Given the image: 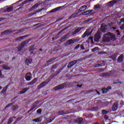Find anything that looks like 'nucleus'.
<instances>
[{"label": "nucleus", "instance_id": "f257e3e1", "mask_svg": "<svg viewBox=\"0 0 124 124\" xmlns=\"http://www.w3.org/2000/svg\"><path fill=\"white\" fill-rule=\"evenodd\" d=\"M117 39L116 38V35L113 34V33H111V32H108L106 34L104 35V37L102 38L103 42H110L111 40L112 41H115Z\"/></svg>", "mask_w": 124, "mask_h": 124}, {"label": "nucleus", "instance_id": "f03ea898", "mask_svg": "<svg viewBox=\"0 0 124 124\" xmlns=\"http://www.w3.org/2000/svg\"><path fill=\"white\" fill-rule=\"evenodd\" d=\"M101 34H102V32H100L99 30L98 31L94 36V41L95 42H99V39L101 38Z\"/></svg>", "mask_w": 124, "mask_h": 124}, {"label": "nucleus", "instance_id": "7ed1b4c3", "mask_svg": "<svg viewBox=\"0 0 124 124\" xmlns=\"http://www.w3.org/2000/svg\"><path fill=\"white\" fill-rule=\"evenodd\" d=\"M65 85H66V83H63L60 85H58L54 87V90L59 91V90H62L65 87Z\"/></svg>", "mask_w": 124, "mask_h": 124}, {"label": "nucleus", "instance_id": "20e7f679", "mask_svg": "<svg viewBox=\"0 0 124 124\" xmlns=\"http://www.w3.org/2000/svg\"><path fill=\"white\" fill-rule=\"evenodd\" d=\"M78 41L77 39H75L74 38H72L71 39H69V40H67L66 42V45H71V44H74L75 42H77Z\"/></svg>", "mask_w": 124, "mask_h": 124}, {"label": "nucleus", "instance_id": "39448f33", "mask_svg": "<svg viewBox=\"0 0 124 124\" xmlns=\"http://www.w3.org/2000/svg\"><path fill=\"white\" fill-rule=\"evenodd\" d=\"M115 73L114 71H110L109 73L106 72L102 73V76L105 77V76H113V75Z\"/></svg>", "mask_w": 124, "mask_h": 124}, {"label": "nucleus", "instance_id": "423d86ee", "mask_svg": "<svg viewBox=\"0 0 124 124\" xmlns=\"http://www.w3.org/2000/svg\"><path fill=\"white\" fill-rule=\"evenodd\" d=\"M75 124H84V120L82 117L77 118L75 120Z\"/></svg>", "mask_w": 124, "mask_h": 124}, {"label": "nucleus", "instance_id": "0eeeda50", "mask_svg": "<svg viewBox=\"0 0 124 124\" xmlns=\"http://www.w3.org/2000/svg\"><path fill=\"white\" fill-rule=\"evenodd\" d=\"M107 25L106 24L103 23L101 24V28L100 29V31H102V32H106V31H107Z\"/></svg>", "mask_w": 124, "mask_h": 124}, {"label": "nucleus", "instance_id": "6e6552de", "mask_svg": "<svg viewBox=\"0 0 124 124\" xmlns=\"http://www.w3.org/2000/svg\"><path fill=\"white\" fill-rule=\"evenodd\" d=\"M76 63H77V61L74 60V61H71L68 63L67 65V68H69V69L71 68V67H72L73 65L76 64Z\"/></svg>", "mask_w": 124, "mask_h": 124}, {"label": "nucleus", "instance_id": "1a4fd4ad", "mask_svg": "<svg viewBox=\"0 0 124 124\" xmlns=\"http://www.w3.org/2000/svg\"><path fill=\"white\" fill-rule=\"evenodd\" d=\"M118 107H119V104L118 103H114L112 108V111H113V112L117 111L118 109Z\"/></svg>", "mask_w": 124, "mask_h": 124}, {"label": "nucleus", "instance_id": "9d476101", "mask_svg": "<svg viewBox=\"0 0 124 124\" xmlns=\"http://www.w3.org/2000/svg\"><path fill=\"white\" fill-rule=\"evenodd\" d=\"M48 84V82L46 81H43L42 83H41L38 86V89H41V88H43V87H45Z\"/></svg>", "mask_w": 124, "mask_h": 124}, {"label": "nucleus", "instance_id": "9b49d317", "mask_svg": "<svg viewBox=\"0 0 124 124\" xmlns=\"http://www.w3.org/2000/svg\"><path fill=\"white\" fill-rule=\"evenodd\" d=\"M78 14H79V13H75L71 15L70 17L68 18V20H70V19H75V18H76L78 16Z\"/></svg>", "mask_w": 124, "mask_h": 124}, {"label": "nucleus", "instance_id": "f8f14e48", "mask_svg": "<svg viewBox=\"0 0 124 124\" xmlns=\"http://www.w3.org/2000/svg\"><path fill=\"white\" fill-rule=\"evenodd\" d=\"M68 34H66L65 35H64V36H63L60 39V42H64L65 41V40H66V39H67V38H68Z\"/></svg>", "mask_w": 124, "mask_h": 124}, {"label": "nucleus", "instance_id": "ddd939ff", "mask_svg": "<svg viewBox=\"0 0 124 124\" xmlns=\"http://www.w3.org/2000/svg\"><path fill=\"white\" fill-rule=\"evenodd\" d=\"M29 90H30V88H26L22 89L19 92V94H24V93H27V92H28V91H29Z\"/></svg>", "mask_w": 124, "mask_h": 124}, {"label": "nucleus", "instance_id": "4468645a", "mask_svg": "<svg viewBox=\"0 0 124 124\" xmlns=\"http://www.w3.org/2000/svg\"><path fill=\"white\" fill-rule=\"evenodd\" d=\"M93 11V10H87L85 12H83L81 14V15H84V16H86V15H89V14H91V13H92Z\"/></svg>", "mask_w": 124, "mask_h": 124}, {"label": "nucleus", "instance_id": "2eb2a0df", "mask_svg": "<svg viewBox=\"0 0 124 124\" xmlns=\"http://www.w3.org/2000/svg\"><path fill=\"white\" fill-rule=\"evenodd\" d=\"M32 39H33V38H31L29 39L28 40H26L25 41H23L21 43V44H22V45L25 46V45H27V44H28V43H29V42H30V41H31V40H32Z\"/></svg>", "mask_w": 124, "mask_h": 124}, {"label": "nucleus", "instance_id": "dca6fc26", "mask_svg": "<svg viewBox=\"0 0 124 124\" xmlns=\"http://www.w3.org/2000/svg\"><path fill=\"white\" fill-rule=\"evenodd\" d=\"M28 36H29V35H26L24 36H20L19 37H17V38H16L15 41H21V40H22V39H24V38H25V37H28Z\"/></svg>", "mask_w": 124, "mask_h": 124}, {"label": "nucleus", "instance_id": "f3484780", "mask_svg": "<svg viewBox=\"0 0 124 124\" xmlns=\"http://www.w3.org/2000/svg\"><path fill=\"white\" fill-rule=\"evenodd\" d=\"M61 8H62V7L61 6L55 8L49 11V13H54V12H57V11H59V9H61Z\"/></svg>", "mask_w": 124, "mask_h": 124}, {"label": "nucleus", "instance_id": "a211bd4d", "mask_svg": "<svg viewBox=\"0 0 124 124\" xmlns=\"http://www.w3.org/2000/svg\"><path fill=\"white\" fill-rule=\"evenodd\" d=\"M81 30H82V28H80V27L76 29L74 31H73L72 35H74L76 34V33H78V32H79V31H80Z\"/></svg>", "mask_w": 124, "mask_h": 124}, {"label": "nucleus", "instance_id": "6ab92c4d", "mask_svg": "<svg viewBox=\"0 0 124 124\" xmlns=\"http://www.w3.org/2000/svg\"><path fill=\"white\" fill-rule=\"evenodd\" d=\"M101 9V5L99 4H97L96 5H94L93 8L94 10H98V9Z\"/></svg>", "mask_w": 124, "mask_h": 124}, {"label": "nucleus", "instance_id": "aec40b11", "mask_svg": "<svg viewBox=\"0 0 124 124\" xmlns=\"http://www.w3.org/2000/svg\"><path fill=\"white\" fill-rule=\"evenodd\" d=\"M24 47H25V46H23V44H22V43H21L20 45H19L17 46V48L18 49V51L19 52L22 51V50L23 49V48H24Z\"/></svg>", "mask_w": 124, "mask_h": 124}, {"label": "nucleus", "instance_id": "412c9836", "mask_svg": "<svg viewBox=\"0 0 124 124\" xmlns=\"http://www.w3.org/2000/svg\"><path fill=\"white\" fill-rule=\"evenodd\" d=\"M13 31L10 30H7L1 32V34L5 35L7 33H12Z\"/></svg>", "mask_w": 124, "mask_h": 124}, {"label": "nucleus", "instance_id": "4be33fe9", "mask_svg": "<svg viewBox=\"0 0 124 124\" xmlns=\"http://www.w3.org/2000/svg\"><path fill=\"white\" fill-rule=\"evenodd\" d=\"M14 119H16V116H13L12 117L10 118L7 124H12V123H13V121H14V120H13Z\"/></svg>", "mask_w": 124, "mask_h": 124}, {"label": "nucleus", "instance_id": "5701e85b", "mask_svg": "<svg viewBox=\"0 0 124 124\" xmlns=\"http://www.w3.org/2000/svg\"><path fill=\"white\" fill-rule=\"evenodd\" d=\"M7 88H8V85L4 87L3 88V89L1 91V94H4L6 93V91H7Z\"/></svg>", "mask_w": 124, "mask_h": 124}, {"label": "nucleus", "instance_id": "b1692460", "mask_svg": "<svg viewBox=\"0 0 124 124\" xmlns=\"http://www.w3.org/2000/svg\"><path fill=\"white\" fill-rule=\"evenodd\" d=\"M118 62H122L124 61V55H121L119 56L118 59Z\"/></svg>", "mask_w": 124, "mask_h": 124}, {"label": "nucleus", "instance_id": "393cba45", "mask_svg": "<svg viewBox=\"0 0 124 124\" xmlns=\"http://www.w3.org/2000/svg\"><path fill=\"white\" fill-rule=\"evenodd\" d=\"M87 5H83L79 8V11L83 12V11H85L87 9Z\"/></svg>", "mask_w": 124, "mask_h": 124}, {"label": "nucleus", "instance_id": "a878e982", "mask_svg": "<svg viewBox=\"0 0 124 124\" xmlns=\"http://www.w3.org/2000/svg\"><path fill=\"white\" fill-rule=\"evenodd\" d=\"M37 80H38L37 78H35L33 80H32L30 82H29L28 83V85L29 86H31V85H33V84H34L36 82H37Z\"/></svg>", "mask_w": 124, "mask_h": 124}, {"label": "nucleus", "instance_id": "bb28decb", "mask_svg": "<svg viewBox=\"0 0 124 124\" xmlns=\"http://www.w3.org/2000/svg\"><path fill=\"white\" fill-rule=\"evenodd\" d=\"M37 7H38V4L36 3L30 9V11H32V10H35V9H37Z\"/></svg>", "mask_w": 124, "mask_h": 124}, {"label": "nucleus", "instance_id": "cd10ccee", "mask_svg": "<svg viewBox=\"0 0 124 124\" xmlns=\"http://www.w3.org/2000/svg\"><path fill=\"white\" fill-rule=\"evenodd\" d=\"M18 108H19V106L18 105H13L12 107V109L14 112H16L18 110Z\"/></svg>", "mask_w": 124, "mask_h": 124}, {"label": "nucleus", "instance_id": "c85d7f7f", "mask_svg": "<svg viewBox=\"0 0 124 124\" xmlns=\"http://www.w3.org/2000/svg\"><path fill=\"white\" fill-rule=\"evenodd\" d=\"M2 68L5 70H10V69H11V68L7 67V64H3Z\"/></svg>", "mask_w": 124, "mask_h": 124}, {"label": "nucleus", "instance_id": "c756f323", "mask_svg": "<svg viewBox=\"0 0 124 124\" xmlns=\"http://www.w3.org/2000/svg\"><path fill=\"white\" fill-rule=\"evenodd\" d=\"M25 63L26 65H29V64H31V60H30V59H26L25 60Z\"/></svg>", "mask_w": 124, "mask_h": 124}, {"label": "nucleus", "instance_id": "7c9ffc66", "mask_svg": "<svg viewBox=\"0 0 124 124\" xmlns=\"http://www.w3.org/2000/svg\"><path fill=\"white\" fill-rule=\"evenodd\" d=\"M42 120H41V118H38L36 119H34L33 120V122H35V123H41Z\"/></svg>", "mask_w": 124, "mask_h": 124}, {"label": "nucleus", "instance_id": "2f4dec72", "mask_svg": "<svg viewBox=\"0 0 124 124\" xmlns=\"http://www.w3.org/2000/svg\"><path fill=\"white\" fill-rule=\"evenodd\" d=\"M34 47H35V45H34V44L31 46H30V47L29 48L30 52H31V51H33V50H34V49H35V48H34Z\"/></svg>", "mask_w": 124, "mask_h": 124}, {"label": "nucleus", "instance_id": "473e14b6", "mask_svg": "<svg viewBox=\"0 0 124 124\" xmlns=\"http://www.w3.org/2000/svg\"><path fill=\"white\" fill-rule=\"evenodd\" d=\"M116 2L117 1L116 0H113L108 2V3H109V4H111V5H114V4H116Z\"/></svg>", "mask_w": 124, "mask_h": 124}, {"label": "nucleus", "instance_id": "72a5a7b5", "mask_svg": "<svg viewBox=\"0 0 124 124\" xmlns=\"http://www.w3.org/2000/svg\"><path fill=\"white\" fill-rule=\"evenodd\" d=\"M109 111L106 110L105 109H103L102 111V115H106V114H108L109 113Z\"/></svg>", "mask_w": 124, "mask_h": 124}, {"label": "nucleus", "instance_id": "f704fd0d", "mask_svg": "<svg viewBox=\"0 0 124 124\" xmlns=\"http://www.w3.org/2000/svg\"><path fill=\"white\" fill-rule=\"evenodd\" d=\"M56 58H51L50 59H49V60L47 61L46 62V63H49V62H53V61H55V60H56Z\"/></svg>", "mask_w": 124, "mask_h": 124}, {"label": "nucleus", "instance_id": "c9c22d12", "mask_svg": "<svg viewBox=\"0 0 124 124\" xmlns=\"http://www.w3.org/2000/svg\"><path fill=\"white\" fill-rule=\"evenodd\" d=\"M13 11V7H8L7 8V12H11Z\"/></svg>", "mask_w": 124, "mask_h": 124}, {"label": "nucleus", "instance_id": "e433bc0d", "mask_svg": "<svg viewBox=\"0 0 124 124\" xmlns=\"http://www.w3.org/2000/svg\"><path fill=\"white\" fill-rule=\"evenodd\" d=\"M117 57H118V54L116 53L111 56V58L112 60H116V59H117Z\"/></svg>", "mask_w": 124, "mask_h": 124}, {"label": "nucleus", "instance_id": "4c0bfd02", "mask_svg": "<svg viewBox=\"0 0 124 124\" xmlns=\"http://www.w3.org/2000/svg\"><path fill=\"white\" fill-rule=\"evenodd\" d=\"M32 77L31 76H27L25 77V79L26 81H31V80Z\"/></svg>", "mask_w": 124, "mask_h": 124}, {"label": "nucleus", "instance_id": "58836bf2", "mask_svg": "<svg viewBox=\"0 0 124 124\" xmlns=\"http://www.w3.org/2000/svg\"><path fill=\"white\" fill-rule=\"evenodd\" d=\"M103 93H106L107 92H108V90H107V88H104L102 89Z\"/></svg>", "mask_w": 124, "mask_h": 124}, {"label": "nucleus", "instance_id": "ea45409f", "mask_svg": "<svg viewBox=\"0 0 124 124\" xmlns=\"http://www.w3.org/2000/svg\"><path fill=\"white\" fill-rule=\"evenodd\" d=\"M23 118H24V117L21 116V117H19L18 118H17L16 120V121L15 122V123H17V122H19V121H21V120H22V119H23Z\"/></svg>", "mask_w": 124, "mask_h": 124}, {"label": "nucleus", "instance_id": "a19ab883", "mask_svg": "<svg viewBox=\"0 0 124 124\" xmlns=\"http://www.w3.org/2000/svg\"><path fill=\"white\" fill-rule=\"evenodd\" d=\"M102 67V65L101 64H96L94 65V67L95 68H96V67Z\"/></svg>", "mask_w": 124, "mask_h": 124}, {"label": "nucleus", "instance_id": "79ce46f5", "mask_svg": "<svg viewBox=\"0 0 124 124\" xmlns=\"http://www.w3.org/2000/svg\"><path fill=\"white\" fill-rule=\"evenodd\" d=\"M12 106L11 104H8V105H6V106L5 107V108H4V110H6L7 108H9V107H11Z\"/></svg>", "mask_w": 124, "mask_h": 124}, {"label": "nucleus", "instance_id": "37998d69", "mask_svg": "<svg viewBox=\"0 0 124 124\" xmlns=\"http://www.w3.org/2000/svg\"><path fill=\"white\" fill-rule=\"evenodd\" d=\"M98 107H93L92 108V110L93 111H97L98 110Z\"/></svg>", "mask_w": 124, "mask_h": 124}, {"label": "nucleus", "instance_id": "c03bdc74", "mask_svg": "<svg viewBox=\"0 0 124 124\" xmlns=\"http://www.w3.org/2000/svg\"><path fill=\"white\" fill-rule=\"evenodd\" d=\"M24 29H20L18 30V32H16V34H17V33H20V32H23Z\"/></svg>", "mask_w": 124, "mask_h": 124}, {"label": "nucleus", "instance_id": "a18cd8bd", "mask_svg": "<svg viewBox=\"0 0 124 124\" xmlns=\"http://www.w3.org/2000/svg\"><path fill=\"white\" fill-rule=\"evenodd\" d=\"M97 49H98V47H95L92 49V51L94 53V52H95V51H97Z\"/></svg>", "mask_w": 124, "mask_h": 124}, {"label": "nucleus", "instance_id": "49530a36", "mask_svg": "<svg viewBox=\"0 0 124 124\" xmlns=\"http://www.w3.org/2000/svg\"><path fill=\"white\" fill-rule=\"evenodd\" d=\"M87 31H86L82 35V38H85V37H86V36H87V34L86 33Z\"/></svg>", "mask_w": 124, "mask_h": 124}, {"label": "nucleus", "instance_id": "de8ad7c7", "mask_svg": "<svg viewBox=\"0 0 124 124\" xmlns=\"http://www.w3.org/2000/svg\"><path fill=\"white\" fill-rule=\"evenodd\" d=\"M42 112V110L41 108H39L37 110V114H41Z\"/></svg>", "mask_w": 124, "mask_h": 124}, {"label": "nucleus", "instance_id": "09e8293b", "mask_svg": "<svg viewBox=\"0 0 124 124\" xmlns=\"http://www.w3.org/2000/svg\"><path fill=\"white\" fill-rule=\"evenodd\" d=\"M28 2H29V0H26L25 1H24L23 2H22L23 5H24V4H26V3H28Z\"/></svg>", "mask_w": 124, "mask_h": 124}, {"label": "nucleus", "instance_id": "8fccbe9b", "mask_svg": "<svg viewBox=\"0 0 124 124\" xmlns=\"http://www.w3.org/2000/svg\"><path fill=\"white\" fill-rule=\"evenodd\" d=\"M57 67H58V64H54L52 66V68H54V69H56L57 68Z\"/></svg>", "mask_w": 124, "mask_h": 124}, {"label": "nucleus", "instance_id": "3c124183", "mask_svg": "<svg viewBox=\"0 0 124 124\" xmlns=\"http://www.w3.org/2000/svg\"><path fill=\"white\" fill-rule=\"evenodd\" d=\"M104 119L105 120H108L109 116H108L107 115L105 114L104 117Z\"/></svg>", "mask_w": 124, "mask_h": 124}, {"label": "nucleus", "instance_id": "603ef678", "mask_svg": "<svg viewBox=\"0 0 124 124\" xmlns=\"http://www.w3.org/2000/svg\"><path fill=\"white\" fill-rule=\"evenodd\" d=\"M80 44L78 45L77 46L75 47V49H79V48L80 47Z\"/></svg>", "mask_w": 124, "mask_h": 124}, {"label": "nucleus", "instance_id": "864d4df0", "mask_svg": "<svg viewBox=\"0 0 124 124\" xmlns=\"http://www.w3.org/2000/svg\"><path fill=\"white\" fill-rule=\"evenodd\" d=\"M80 46L81 50H85V47H84V45H81Z\"/></svg>", "mask_w": 124, "mask_h": 124}, {"label": "nucleus", "instance_id": "5fc2aeb1", "mask_svg": "<svg viewBox=\"0 0 124 124\" xmlns=\"http://www.w3.org/2000/svg\"><path fill=\"white\" fill-rule=\"evenodd\" d=\"M113 84H122V82L121 81L114 82Z\"/></svg>", "mask_w": 124, "mask_h": 124}, {"label": "nucleus", "instance_id": "6e6d98bb", "mask_svg": "<svg viewBox=\"0 0 124 124\" xmlns=\"http://www.w3.org/2000/svg\"><path fill=\"white\" fill-rule=\"evenodd\" d=\"M111 89H112V87H111V86H108L107 88V89L108 90V92L109 90H111Z\"/></svg>", "mask_w": 124, "mask_h": 124}, {"label": "nucleus", "instance_id": "4d7b16f0", "mask_svg": "<svg viewBox=\"0 0 124 124\" xmlns=\"http://www.w3.org/2000/svg\"><path fill=\"white\" fill-rule=\"evenodd\" d=\"M120 23H124V18H121L120 19Z\"/></svg>", "mask_w": 124, "mask_h": 124}, {"label": "nucleus", "instance_id": "13d9d810", "mask_svg": "<svg viewBox=\"0 0 124 124\" xmlns=\"http://www.w3.org/2000/svg\"><path fill=\"white\" fill-rule=\"evenodd\" d=\"M35 19H36V18L32 17L31 18L29 19L28 21H31V20H35Z\"/></svg>", "mask_w": 124, "mask_h": 124}, {"label": "nucleus", "instance_id": "bf43d9fd", "mask_svg": "<svg viewBox=\"0 0 124 124\" xmlns=\"http://www.w3.org/2000/svg\"><path fill=\"white\" fill-rule=\"evenodd\" d=\"M27 75H31V72L27 73L25 76H27Z\"/></svg>", "mask_w": 124, "mask_h": 124}, {"label": "nucleus", "instance_id": "052dcab7", "mask_svg": "<svg viewBox=\"0 0 124 124\" xmlns=\"http://www.w3.org/2000/svg\"><path fill=\"white\" fill-rule=\"evenodd\" d=\"M89 39H90V40L92 41V40H93V37L90 36V37H89Z\"/></svg>", "mask_w": 124, "mask_h": 124}, {"label": "nucleus", "instance_id": "680f3d73", "mask_svg": "<svg viewBox=\"0 0 124 124\" xmlns=\"http://www.w3.org/2000/svg\"><path fill=\"white\" fill-rule=\"evenodd\" d=\"M92 33H93V30L88 33V35H91Z\"/></svg>", "mask_w": 124, "mask_h": 124}, {"label": "nucleus", "instance_id": "e2e57ef3", "mask_svg": "<svg viewBox=\"0 0 124 124\" xmlns=\"http://www.w3.org/2000/svg\"><path fill=\"white\" fill-rule=\"evenodd\" d=\"M36 107V106H33L32 107V108H31V109L32 111V110H33V109L35 108Z\"/></svg>", "mask_w": 124, "mask_h": 124}, {"label": "nucleus", "instance_id": "0e129e2a", "mask_svg": "<svg viewBox=\"0 0 124 124\" xmlns=\"http://www.w3.org/2000/svg\"><path fill=\"white\" fill-rule=\"evenodd\" d=\"M90 21H91V20H89V19L86 20L85 21V23H88V22H90Z\"/></svg>", "mask_w": 124, "mask_h": 124}, {"label": "nucleus", "instance_id": "69168bd1", "mask_svg": "<svg viewBox=\"0 0 124 124\" xmlns=\"http://www.w3.org/2000/svg\"><path fill=\"white\" fill-rule=\"evenodd\" d=\"M2 76V73H1V71L0 70V77H1Z\"/></svg>", "mask_w": 124, "mask_h": 124}, {"label": "nucleus", "instance_id": "338daca9", "mask_svg": "<svg viewBox=\"0 0 124 124\" xmlns=\"http://www.w3.org/2000/svg\"><path fill=\"white\" fill-rule=\"evenodd\" d=\"M15 104V101H14L12 103H11V105H12H12H13Z\"/></svg>", "mask_w": 124, "mask_h": 124}, {"label": "nucleus", "instance_id": "774afa93", "mask_svg": "<svg viewBox=\"0 0 124 124\" xmlns=\"http://www.w3.org/2000/svg\"><path fill=\"white\" fill-rule=\"evenodd\" d=\"M117 28L115 27H112V30H116Z\"/></svg>", "mask_w": 124, "mask_h": 124}]
</instances>
